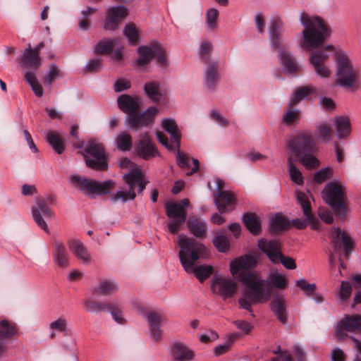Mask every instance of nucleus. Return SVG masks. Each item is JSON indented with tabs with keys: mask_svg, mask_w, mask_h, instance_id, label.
Masks as SVG:
<instances>
[{
	"mask_svg": "<svg viewBox=\"0 0 361 361\" xmlns=\"http://www.w3.org/2000/svg\"><path fill=\"white\" fill-rule=\"evenodd\" d=\"M240 281L245 288L238 299L241 308L252 312V305L265 303L271 297V288L285 289L288 286L286 276L278 271L270 273L268 280L262 279L257 273H241Z\"/></svg>",
	"mask_w": 361,
	"mask_h": 361,
	"instance_id": "nucleus-1",
	"label": "nucleus"
},
{
	"mask_svg": "<svg viewBox=\"0 0 361 361\" xmlns=\"http://www.w3.org/2000/svg\"><path fill=\"white\" fill-rule=\"evenodd\" d=\"M177 243L180 247L178 253L180 261L185 271L187 273L194 274L200 282L209 278L213 272L211 265L196 266L195 264L197 260L208 257L209 252L206 246L185 235H180Z\"/></svg>",
	"mask_w": 361,
	"mask_h": 361,
	"instance_id": "nucleus-2",
	"label": "nucleus"
},
{
	"mask_svg": "<svg viewBox=\"0 0 361 361\" xmlns=\"http://www.w3.org/2000/svg\"><path fill=\"white\" fill-rule=\"evenodd\" d=\"M300 21L304 26L300 47L307 50L322 47L331 34L325 22L318 16H310L305 13H300Z\"/></svg>",
	"mask_w": 361,
	"mask_h": 361,
	"instance_id": "nucleus-3",
	"label": "nucleus"
},
{
	"mask_svg": "<svg viewBox=\"0 0 361 361\" xmlns=\"http://www.w3.org/2000/svg\"><path fill=\"white\" fill-rule=\"evenodd\" d=\"M288 147L298 157L300 162L308 169L319 166V161L314 156L316 142L310 131H301L288 141Z\"/></svg>",
	"mask_w": 361,
	"mask_h": 361,
	"instance_id": "nucleus-4",
	"label": "nucleus"
},
{
	"mask_svg": "<svg viewBox=\"0 0 361 361\" xmlns=\"http://www.w3.org/2000/svg\"><path fill=\"white\" fill-rule=\"evenodd\" d=\"M118 105L121 110L128 114L126 118V124L132 130H136L140 126H147L152 123L158 112L157 107L151 106L141 114L137 115L139 102L136 99L128 94H122L118 97Z\"/></svg>",
	"mask_w": 361,
	"mask_h": 361,
	"instance_id": "nucleus-5",
	"label": "nucleus"
},
{
	"mask_svg": "<svg viewBox=\"0 0 361 361\" xmlns=\"http://www.w3.org/2000/svg\"><path fill=\"white\" fill-rule=\"evenodd\" d=\"M283 32V23L280 19H271L269 26V39L272 49L278 51L281 64L286 73H295L300 71V66L290 52L287 51L281 39Z\"/></svg>",
	"mask_w": 361,
	"mask_h": 361,
	"instance_id": "nucleus-6",
	"label": "nucleus"
},
{
	"mask_svg": "<svg viewBox=\"0 0 361 361\" xmlns=\"http://www.w3.org/2000/svg\"><path fill=\"white\" fill-rule=\"evenodd\" d=\"M336 68V84L348 90L355 91L360 88L359 71L353 66L349 56L344 51H338L335 55Z\"/></svg>",
	"mask_w": 361,
	"mask_h": 361,
	"instance_id": "nucleus-7",
	"label": "nucleus"
},
{
	"mask_svg": "<svg viewBox=\"0 0 361 361\" xmlns=\"http://www.w3.org/2000/svg\"><path fill=\"white\" fill-rule=\"evenodd\" d=\"M71 183L76 188L80 189L85 195L94 197L95 195H104L109 192L114 186L111 180L98 182L94 180L84 178L78 176H72L69 178Z\"/></svg>",
	"mask_w": 361,
	"mask_h": 361,
	"instance_id": "nucleus-8",
	"label": "nucleus"
},
{
	"mask_svg": "<svg viewBox=\"0 0 361 361\" xmlns=\"http://www.w3.org/2000/svg\"><path fill=\"white\" fill-rule=\"evenodd\" d=\"M258 247L273 264L281 263L287 269L296 268L295 260L283 255L281 245L277 240L261 239L258 241Z\"/></svg>",
	"mask_w": 361,
	"mask_h": 361,
	"instance_id": "nucleus-9",
	"label": "nucleus"
},
{
	"mask_svg": "<svg viewBox=\"0 0 361 361\" xmlns=\"http://www.w3.org/2000/svg\"><path fill=\"white\" fill-rule=\"evenodd\" d=\"M123 177V180L128 185V189L124 190L121 188L112 195L111 200L114 203L118 201L126 202L128 200H134L136 195L133 188L135 185L138 186L140 192H142L145 188L146 183L142 179L141 170L137 169L133 173H125Z\"/></svg>",
	"mask_w": 361,
	"mask_h": 361,
	"instance_id": "nucleus-10",
	"label": "nucleus"
},
{
	"mask_svg": "<svg viewBox=\"0 0 361 361\" xmlns=\"http://www.w3.org/2000/svg\"><path fill=\"white\" fill-rule=\"evenodd\" d=\"M189 204L190 202L188 199L182 200L179 202L169 201L165 204L166 214L169 218L171 219L168 224V230L171 233H178L180 226L185 221L187 214L185 207H188Z\"/></svg>",
	"mask_w": 361,
	"mask_h": 361,
	"instance_id": "nucleus-11",
	"label": "nucleus"
},
{
	"mask_svg": "<svg viewBox=\"0 0 361 361\" xmlns=\"http://www.w3.org/2000/svg\"><path fill=\"white\" fill-rule=\"evenodd\" d=\"M81 153L88 167L95 170H104L107 168V161L104 147L102 144L95 141H90Z\"/></svg>",
	"mask_w": 361,
	"mask_h": 361,
	"instance_id": "nucleus-12",
	"label": "nucleus"
},
{
	"mask_svg": "<svg viewBox=\"0 0 361 361\" xmlns=\"http://www.w3.org/2000/svg\"><path fill=\"white\" fill-rule=\"evenodd\" d=\"M322 197L338 215L341 218L347 214L343 203V190L342 186L336 182H330L322 190Z\"/></svg>",
	"mask_w": 361,
	"mask_h": 361,
	"instance_id": "nucleus-13",
	"label": "nucleus"
},
{
	"mask_svg": "<svg viewBox=\"0 0 361 361\" xmlns=\"http://www.w3.org/2000/svg\"><path fill=\"white\" fill-rule=\"evenodd\" d=\"M138 59L137 65L140 67H145L150 61L156 57L157 62L162 66L168 65L165 51L159 43H152L147 46H140L137 49Z\"/></svg>",
	"mask_w": 361,
	"mask_h": 361,
	"instance_id": "nucleus-14",
	"label": "nucleus"
},
{
	"mask_svg": "<svg viewBox=\"0 0 361 361\" xmlns=\"http://www.w3.org/2000/svg\"><path fill=\"white\" fill-rule=\"evenodd\" d=\"M296 198L303 211L305 220L298 219L293 220V226L299 229H302L307 226V224H310L313 230H318L319 228V222L312 214L308 194L304 192L297 191Z\"/></svg>",
	"mask_w": 361,
	"mask_h": 361,
	"instance_id": "nucleus-15",
	"label": "nucleus"
},
{
	"mask_svg": "<svg viewBox=\"0 0 361 361\" xmlns=\"http://www.w3.org/2000/svg\"><path fill=\"white\" fill-rule=\"evenodd\" d=\"M161 126L163 129L170 134L171 141L169 142L168 137L163 133L157 131L156 136L158 141L169 150L180 148V135L175 120L169 118H164Z\"/></svg>",
	"mask_w": 361,
	"mask_h": 361,
	"instance_id": "nucleus-16",
	"label": "nucleus"
},
{
	"mask_svg": "<svg viewBox=\"0 0 361 361\" xmlns=\"http://www.w3.org/2000/svg\"><path fill=\"white\" fill-rule=\"evenodd\" d=\"M331 239L332 250L330 251L329 262L332 264L334 261V254L339 252L341 248L343 249L345 256L348 257L351 252L353 241L348 233L341 231L338 227L333 228L331 231Z\"/></svg>",
	"mask_w": 361,
	"mask_h": 361,
	"instance_id": "nucleus-17",
	"label": "nucleus"
},
{
	"mask_svg": "<svg viewBox=\"0 0 361 361\" xmlns=\"http://www.w3.org/2000/svg\"><path fill=\"white\" fill-rule=\"evenodd\" d=\"M237 288L236 282L229 277L216 275L211 281L212 293L221 297L223 300L233 297Z\"/></svg>",
	"mask_w": 361,
	"mask_h": 361,
	"instance_id": "nucleus-18",
	"label": "nucleus"
},
{
	"mask_svg": "<svg viewBox=\"0 0 361 361\" xmlns=\"http://www.w3.org/2000/svg\"><path fill=\"white\" fill-rule=\"evenodd\" d=\"M334 49L332 45H327L324 49L312 51L310 55V63L314 68L315 73L322 78H328L331 74L329 68L326 65V61L329 58L326 51H333Z\"/></svg>",
	"mask_w": 361,
	"mask_h": 361,
	"instance_id": "nucleus-19",
	"label": "nucleus"
},
{
	"mask_svg": "<svg viewBox=\"0 0 361 361\" xmlns=\"http://www.w3.org/2000/svg\"><path fill=\"white\" fill-rule=\"evenodd\" d=\"M134 153L145 160H149L159 155L155 144L147 133L140 135V139L136 142Z\"/></svg>",
	"mask_w": 361,
	"mask_h": 361,
	"instance_id": "nucleus-20",
	"label": "nucleus"
},
{
	"mask_svg": "<svg viewBox=\"0 0 361 361\" xmlns=\"http://www.w3.org/2000/svg\"><path fill=\"white\" fill-rule=\"evenodd\" d=\"M345 331H361V316L358 314L348 315L341 321L335 330L336 337L341 340L347 336Z\"/></svg>",
	"mask_w": 361,
	"mask_h": 361,
	"instance_id": "nucleus-21",
	"label": "nucleus"
},
{
	"mask_svg": "<svg viewBox=\"0 0 361 361\" xmlns=\"http://www.w3.org/2000/svg\"><path fill=\"white\" fill-rule=\"evenodd\" d=\"M32 214L36 224L47 233H49V227L44 219H49L53 216L52 211L46 205L42 199L36 200V204L32 207Z\"/></svg>",
	"mask_w": 361,
	"mask_h": 361,
	"instance_id": "nucleus-22",
	"label": "nucleus"
},
{
	"mask_svg": "<svg viewBox=\"0 0 361 361\" xmlns=\"http://www.w3.org/2000/svg\"><path fill=\"white\" fill-rule=\"evenodd\" d=\"M128 9L123 5L111 6L108 9L104 27L105 30H116L120 22L126 18Z\"/></svg>",
	"mask_w": 361,
	"mask_h": 361,
	"instance_id": "nucleus-23",
	"label": "nucleus"
},
{
	"mask_svg": "<svg viewBox=\"0 0 361 361\" xmlns=\"http://www.w3.org/2000/svg\"><path fill=\"white\" fill-rule=\"evenodd\" d=\"M256 259L252 255H244L238 259H236L231 262L230 270L233 276L237 277L240 281V275L241 273H247L246 271L240 270H246L255 267Z\"/></svg>",
	"mask_w": 361,
	"mask_h": 361,
	"instance_id": "nucleus-24",
	"label": "nucleus"
},
{
	"mask_svg": "<svg viewBox=\"0 0 361 361\" xmlns=\"http://www.w3.org/2000/svg\"><path fill=\"white\" fill-rule=\"evenodd\" d=\"M52 256L54 263L59 267L66 269L69 266L70 255L62 241L59 240H54Z\"/></svg>",
	"mask_w": 361,
	"mask_h": 361,
	"instance_id": "nucleus-25",
	"label": "nucleus"
},
{
	"mask_svg": "<svg viewBox=\"0 0 361 361\" xmlns=\"http://www.w3.org/2000/svg\"><path fill=\"white\" fill-rule=\"evenodd\" d=\"M170 355L173 361H191L194 358V351L181 342H174L171 345Z\"/></svg>",
	"mask_w": 361,
	"mask_h": 361,
	"instance_id": "nucleus-26",
	"label": "nucleus"
},
{
	"mask_svg": "<svg viewBox=\"0 0 361 361\" xmlns=\"http://www.w3.org/2000/svg\"><path fill=\"white\" fill-rule=\"evenodd\" d=\"M149 326V333L152 339L159 341L162 334L161 324L163 322L162 317L154 312H148L144 315Z\"/></svg>",
	"mask_w": 361,
	"mask_h": 361,
	"instance_id": "nucleus-27",
	"label": "nucleus"
},
{
	"mask_svg": "<svg viewBox=\"0 0 361 361\" xmlns=\"http://www.w3.org/2000/svg\"><path fill=\"white\" fill-rule=\"evenodd\" d=\"M68 245L72 253L83 264H87L90 262V254L79 239L71 238L68 241Z\"/></svg>",
	"mask_w": 361,
	"mask_h": 361,
	"instance_id": "nucleus-28",
	"label": "nucleus"
},
{
	"mask_svg": "<svg viewBox=\"0 0 361 361\" xmlns=\"http://www.w3.org/2000/svg\"><path fill=\"white\" fill-rule=\"evenodd\" d=\"M21 61L27 68L37 71L42 64V59L37 50H32L30 44L23 53Z\"/></svg>",
	"mask_w": 361,
	"mask_h": 361,
	"instance_id": "nucleus-29",
	"label": "nucleus"
},
{
	"mask_svg": "<svg viewBox=\"0 0 361 361\" xmlns=\"http://www.w3.org/2000/svg\"><path fill=\"white\" fill-rule=\"evenodd\" d=\"M144 90L147 96L154 102H159L166 95V90L157 82L145 83Z\"/></svg>",
	"mask_w": 361,
	"mask_h": 361,
	"instance_id": "nucleus-30",
	"label": "nucleus"
},
{
	"mask_svg": "<svg viewBox=\"0 0 361 361\" xmlns=\"http://www.w3.org/2000/svg\"><path fill=\"white\" fill-rule=\"evenodd\" d=\"M214 203L220 213H224L228 211V207L235 204V199L230 192L220 191L214 196Z\"/></svg>",
	"mask_w": 361,
	"mask_h": 361,
	"instance_id": "nucleus-31",
	"label": "nucleus"
},
{
	"mask_svg": "<svg viewBox=\"0 0 361 361\" xmlns=\"http://www.w3.org/2000/svg\"><path fill=\"white\" fill-rule=\"evenodd\" d=\"M0 357H1L7 350L6 343L4 341L13 336L16 333V329L6 320H2L0 322Z\"/></svg>",
	"mask_w": 361,
	"mask_h": 361,
	"instance_id": "nucleus-32",
	"label": "nucleus"
},
{
	"mask_svg": "<svg viewBox=\"0 0 361 361\" xmlns=\"http://www.w3.org/2000/svg\"><path fill=\"white\" fill-rule=\"evenodd\" d=\"M314 135L317 142H329L332 137L331 123L327 121H321L316 123Z\"/></svg>",
	"mask_w": 361,
	"mask_h": 361,
	"instance_id": "nucleus-33",
	"label": "nucleus"
},
{
	"mask_svg": "<svg viewBox=\"0 0 361 361\" xmlns=\"http://www.w3.org/2000/svg\"><path fill=\"white\" fill-rule=\"evenodd\" d=\"M49 338L54 339L60 334H66L68 331V320L63 315L57 317L49 324Z\"/></svg>",
	"mask_w": 361,
	"mask_h": 361,
	"instance_id": "nucleus-34",
	"label": "nucleus"
},
{
	"mask_svg": "<svg viewBox=\"0 0 361 361\" xmlns=\"http://www.w3.org/2000/svg\"><path fill=\"white\" fill-rule=\"evenodd\" d=\"M177 151L176 153V161L178 165L183 169H188L190 166L191 159L190 157L185 153H182L179 151L178 149H176L174 151ZM192 164L194 165L193 168L188 172L186 173L187 176H190L195 173H196L199 170L200 164L199 161L197 159H192Z\"/></svg>",
	"mask_w": 361,
	"mask_h": 361,
	"instance_id": "nucleus-35",
	"label": "nucleus"
},
{
	"mask_svg": "<svg viewBox=\"0 0 361 361\" xmlns=\"http://www.w3.org/2000/svg\"><path fill=\"white\" fill-rule=\"evenodd\" d=\"M336 127V134L338 138L343 139L347 137L351 131L350 122L347 116H338L334 119Z\"/></svg>",
	"mask_w": 361,
	"mask_h": 361,
	"instance_id": "nucleus-36",
	"label": "nucleus"
},
{
	"mask_svg": "<svg viewBox=\"0 0 361 361\" xmlns=\"http://www.w3.org/2000/svg\"><path fill=\"white\" fill-rule=\"evenodd\" d=\"M219 80V63H210L205 71V85L208 88L213 90L218 84Z\"/></svg>",
	"mask_w": 361,
	"mask_h": 361,
	"instance_id": "nucleus-37",
	"label": "nucleus"
},
{
	"mask_svg": "<svg viewBox=\"0 0 361 361\" xmlns=\"http://www.w3.org/2000/svg\"><path fill=\"white\" fill-rule=\"evenodd\" d=\"M118 289V285L114 280L104 279L93 288L92 291L97 295L108 296L116 292Z\"/></svg>",
	"mask_w": 361,
	"mask_h": 361,
	"instance_id": "nucleus-38",
	"label": "nucleus"
},
{
	"mask_svg": "<svg viewBox=\"0 0 361 361\" xmlns=\"http://www.w3.org/2000/svg\"><path fill=\"white\" fill-rule=\"evenodd\" d=\"M188 230L195 237L202 238L206 233V223L196 216L190 217L187 223Z\"/></svg>",
	"mask_w": 361,
	"mask_h": 361,
	"instance_id": "nucleus-39",
	"label": "nucleus"
},
{
	"mask_svg": "<svg viewBox=\"0 0 361 361\" xmlns=\"http://www.w3.org/2000/svg\"><path fill=\"white\" fill-rule=\"evenodd\" d=\"M316 94L317 88L313 85L300 87L292 94L290 105H296L309 95Z\"/></svg>",
	"mask_w": 361,
	"mask_h": 361,
	"instance_id": "nucleus-40",
	"label": "nucleus"
},
{
	"mask_svg": "<svg viewBox=\"0 0 361 361\" xmlns=\"http://www.w3.org/2000/svg\"><path fill=\"white\" fill-rule=\"evenodd\" d=\"M271 310L276 314L279 320L286 323L287 320L286 303L282 297H276L271 302Z\"/></svg>",
	"mask_w": 361,
	"mask_h": 361,
	"instance_id": "nucleus-41",
	"label": "nucleus"
},
{
	"mask_svg": "<svg viewBox=\"0 0 361 361\" xmlns=\"http://www.w3.org/2000/svg\"><path fill=\"white\" fill-rule=\"evenodd\" d=\"M114 145L119 151L128 152L133 145L132 136L126 131L121 132L115 136Z\"/></svg>",
	"mask_w": 361,
	"mask_h": 361,
	"instance_id": "nucleus-42",
	"label": "nucleus"
},
{
	"mask_svg": "<svg viewBox=\"0 0 361 361\" xmlns=\"http://www.w3.org/2000/svg\"><path fill=\"white\" fill-rule=\"evenodd\" d=\"M243 219L247 228L252 234L257 235L261 231V221L255 214H244Z\"/></svg>",
	"mask_w": 361,
	"mask_h": 361,
	"instance_id": "nucleus-43",
	"label": "nucleus"
},
{
	"mask_svg": "<svg viewBox=\"0 0 361 361\" xmlns=\"http://www.w3.org/2000/svg\"><path fill=\"white\" fill-rule=\"evenodd\" d=\"M46 139L53 149L59 154L63 153L65 147L59 133L56 131H49L47 133Z\"/></svg>",
	"mask_w": 361,
	"mask_h": 361,
	"instance_id": "nucleus-44",
	"label": "nucleus"
},
{
	"mask_svg": "<svg viewBox=\"0 0 361 361\" xmlns=\"http://www.w3.org/2000/svg\"><path fill=\"white\" fill-rule=\"evenodd\" d=\"M295 161V159L292 157H289L288 159V172L290 178V180L293 183L301 185L304 183V177L301 171L295 166L294 163Z\"/></svg>",
	"mask_w": 361,
	"mask_h": 361,
	"instance_id": "nucleus-45",
	"label": "nucleus"
},
{
	"mask_svg": "<svg viewBox=\"0 0 361 361\" xmlns=\"http://www.w3.org/2000/svg\"><path fill=\"white\" fill-rule=\"evenodd\" d=\"M25 80L30 85L36 96L41 97L43 95V88L42 85L37 82L34 72L26 71L25 73Z\"/></svg>",
	"mask_w": 361,
	"mask_h": 361,
	"instance_id": "nucleus-46",
	"label": "nucleus"
},
{
	"mask_svg": "<svg viewBox=\"0 0 361 361\" xmlns=\"http://www.w3.org/2000/svg\"><path fill=\"white\" fill-rule=\"evenodd\" d=\"M111 302H96L93 300H87L84 303L85 309L90 312H106Z\"/></svg>",
	"mask_w": 361,
	"mask_h": 361,
	"instance_id": "nucleus-47",
	"label": "nucleus"
},
{
	"mask_svg": "<svg viewBox=\"0 0 361 361\" xmlns=\"http://www.w3.org/2000/svg\"><path fill=\"white\" fill-rule=\"evenodd\" d=\"M288 226L289 223L288 220L281 214H276L271 219L270 228L274 232L283 231Z\"/></svg>",
	"mask_w": 361,
	"mask_h": 361,
	"instance_id": "nucleus-48",
	"label": "nucleus"
},
{
	"mask_svg": "<svg viewBox=\"0 0 361 361\" xmlns=\"http://www.w3.org/2000/svg\"><path fill=\"white\" fill-rule=\"evenodd\" d=\"M118 39H104L95 46V51L98 54H109L117 45Z\"/></svg>",
	"mask_w": 361,
	"mask_h": 361,
	"instance_id": "nucleus-49",
	"label": "nucleus"
},
{
	"mask_svg": "<svg viewBox=\"0 0 361 361\" xmlns=\"http://www.w3.org/2000/svg\"><path fill=\"white\" fill-rule=\"evenodd\" d=\"M300 111L297 109L288 108L287 109L282 118V122L286 126H291L295 124L299 121Z\"/></svg>",
	"mask_w": 361,
	"mask_h": 361,
	"instance_id": "nucleus-50",
	"label": "nucleus"
},
{
	"mask_svg": "<svg viewBox=\"0 0 361 361\" xmlns=\"http://www.w3.org/2000/svg\"><path fill=\"white\" fill-rule=\"evenodd\" d=\"M123 34L132 44H135L139 41L138 31L134 23L126 24L123 30Z\"/></svg>",
	"mask_w": 361,
	"mask_h": 361,
	"instance_id": "nucleus-51",
	"label": "nucleus"
},
{
	"mask_svg": "<svg viewBox=\"0 0 361 361\" xmlns=\"http://www.w3.org/2000/svg\"><path fill=\"white\" fill-rule=\"evenodd\" d=\"M213 243L216 249L221 252H226L229 247V240L228 238L221 234L217 235L213 240Z\"/></svg>",
	"mask_w": 361,
	"mask_h": 361,
	"instance_id": "nucleus-52",
	"label": "nucleus"
},
{
	"mask_svg": "<svg viewBox=\"0 0 361 361\" xmlns=\"http://www.w3.org/2000/svg\"><path fill=\"white\" fill-rule=\"evenodd\" d=\"M111 312L113 319L118 324H123L125 322V319L123 317L122 311L117 304L114 302H111L110 307H109L108 310Z\"/></svg>",
	"mask_w": 361,
	"mask_h": 361,
	"instance_id": "nucleus-53",
	"label": "nucleus"
},
{
	"mask_svg": "<svg viewBox=\"0 0 361 361\" xmlns=\"http://www.w3.org/2000/svg\"><path fill=\"white\" fill-rule=\"evenodd\" d=\"M219 11L216 8H210L206 13V24L209 29L213 30L216 26Z\"/></svg>",
	"mask_w": 361,
	"mask_h": 361,
	"instance_id": "nucleus-54",
	"label": "nucleus"
},
{
	"mask_svg": "<svg viewBox=\"0 0 361 361\" xmlns=\"http://www.w3.org/2000/svg\"><path fill=\"white\" fill-rule=\"evenodd\" d=\"M295 284L309 296L312 295L316 289V285L314 283H308L304 279L296 281Z\"/></svg>",
	"mask_w": 361,
	"mask_h": 361,
	"instance_id": "nucleus-55",
	"label": "nucleus"
},
{
	"mask_svg": "<svg viewBox=\"0 0 361 361\" xmlns=\"http://www.w3.org/2000/svg\"><path fill=\"white\" fill-rule=\"evenodd\" d=\"M332 173V169L329 167L322 169L314 173V180L317 183L325 181Z\"/></svg>",
	"mask_w": 361,
	"mask_h": 361,
	"instance_id": "nucleus-56",
	"label": "nucleus"
},
{
	"mask_svg": "<svg viewBox=\"0 0 361 361\" xmlns=\"http://www.w3.org/2000/svg\"><path fill=\"white\" fill-rule=\"evenodd\" d=\"M351 290L352 287L350 283L348 281H343L341 282V288L338 293L339 298L342 300H347L350 295Z\"/></svg>",
	"mask_w": 361,
	"mask_h": 361,
	"instance_id": "nucleus-57",
	"label": "nucleus"
},
{
	"mask_svg": "<svg viewBox=\"0 0 361 361\" xmlns=\"http://www.w3.org/2000/svg\"><path fill=\"white\" fill-rule=\"evenodd\" d=\"M209 115L211 118L221 127H225L228 123V119L216 110H211Z\"/></svg>",
	"mask_w": 361,
	"mask_h": 361,
	"instance_id": "nucleus-58",
	"label": "nucleus"
},
{
	"mask_svg": "<svg viewBox=\"0 0 361 361\" xmlns=\"http://www.w3.org/2000/svg\"><path fill=\"white\" fill-rule=\"evenodd\" d=\"M130 87V82L126 79L121 78L116 81L114 85L115 92H120Z\"/></svg>",
	"mask_w": 361,
	"mask_h": 361,
	"instance_id": "nucleus-59",
	"label": "nucleus"
},
{
	"mask_svg": "<svg viewBox=\"0 0 361 361\" xmlns=\"http://www.w3.org/2000/svg\"><path fill=\"white\" fill-rule=\"evenodd\" d=\"M59 76V71L55 64H51L48 75L45 77V80L49 85Z\"/></svg>",
	"mask_w": 361,
	"mask_h": 361,
	"instance_id": "nucleus-60",
	"label": "nucleus"
},
{
	"mask_svg": "<svg viewBox=\"0 0 361 361\" xmlns=\"http://www.w3.org/2000/svg\"><path fill=\"white\" fill-rule=\"evenodd\" d=\"M119 166L122 169H129L128 173H133L135 169L141 170L139 166L132 162L128 158H123L119 162Z\"/></svg>",
	"mask_w": 361,
	"mask_h": 361,
	"instance_id": "nucleus-61",
	"label": "nucleus"
},
{
	"mask_svg": "<svg viewBox=\"0 0 361 361\" xmlns=\"http://www.w3.org/2000/svg\"><path fill=\"white\" fill-rule=\"evenodd\" d=\"M318 215L320 219L327 224H331L333 222V216L330 211L324 208H319L318 210Z\"/></svg>",
	"mask_w": 361,
	"mask_h": 361,
	"instance_id": "nucleus-62",
	"label": "nucleus"
},
{
	"mask_svg": "<svg viewBox=\"0 0 361 361\" xmlns=\"http://www.w3.org/2000/svg\"><path fill=\"white\" fill-rule=\"evenodd\" d=\"M102 66V60L99 58L94 59L86 64V69L90 72L98 71Z\"/></svg>",
	"mask_w": 361,
	"mask_h": 361,
	"instance_id": "nucleus-63",
	"label": "nucleus"
},
{
	"mask_svg": "<svg viewBox=\"0 0 361 361\" xmlns=\"http://www.w3.org/2000/svg\"><path fill=\"white\" fill-rule=\"evenodd\" d=\"M219 337L216 332L209 331L200 336V340L203 343L215 341Z\"/></svg>",
	"mask_w": 361,
	"mask_h": 361,
	"instance_id": "nucleus-64",
	"label": "nucleus"
}]
</instances>
